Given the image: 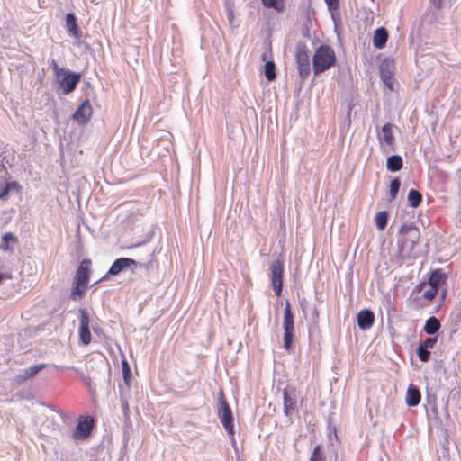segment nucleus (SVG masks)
Segmentation results:
<instances>
[{"label": "nucleus", "mask_w": 461, "mask_h": 461, "mask_svg": "<svg viewBox=\"0 0 461 461\" xmlns=\"http://www.w3.org/2000/svg\"><path fill=\"white\" fill-rule=\"evenodd\" d=\"M438 293V289L429 286V288L424 292L423 297L425 299H427L428 301H431L436 297Z\"/></svg>", "instance_id": "obj_38"}, {"label": "nucleus", "mask_w": 461, "mask_h": 461, "mask_svg": "<svg viewBox=\"0 0 461 461\" xmlns=\"http://www.w3.org/2000/svg\"><path fill=\"white\" fill-rule=\"evenodd\" d=\"M152 236H153V232L152 231L149 232L148 235H147V239L142 240V241L137 242L134 245V247H140V246L145 245L146 243H148L151 240Z\"/></svg>", "instance_id": "obj_42"}, {"label": "nucleus", "mask_w": 461, "mask_h": 461, "mask_svg": "<svg viewBox=\"0 0 461 461\" xmlns=\"http://www.w3.org/2000/svg\"><path fill=\"white\" fill-rule=\"evenodd\" d=\"M226 11H227V19L229 21V23L230 25H232L233 27H237L238 25L234 24L235 16H234V10H233L232 6L230 5H227Z\"/></svg>", "instance_id": "obj_39"}, {"label": "nucleus", "mask_w": 461, "mask_h": 461, "mask_svg": "<svg viewBox=\"0 0 461 461\" xmlns=\"http://www.w3.org/2000/svg\"><path fill=\"white\" fill-rule=\"evenodd\" d=\"M92 116V106L88 99L85 100L74 112L72 119L79 124H86Z\"/></svg>", "instance_id": "obj_14"}, {"label": "nucleus", "mask_w": 461, "mask_h": 461, "mask_svg": "<svg viewBox=\"0 0 461 461\" xmlns=\"http://www.w3.org/2000/svg\"><path fill=\"white\" fill-rule=\"evenodd\" d=\"M437 341L438 339L436 337H429L426 338L424 340L420 341V344L424 346V348H426L431 349L434 348Z\"/></svg>", "instance_id": "obj_37"}, {"label": "nucleus", "mask_w": 461, "mask_h": 461, "mask_svg": "<svg viewBox=\"0 0 461 461\" xmlns=\"http://www.w3.org/2000/svg\"><path fill=\"white\" fill-rule=\"evenodd\" d=\"M328 9L331 12L333 10H337L339 5V0H324Z\"/></svg>", "instance_id": "obj_41"}, {"label": "nucleus", "mask_w": 461, "mask_h": 461, "mask_svg": "<svg viewBox=\"0 0 461 461\" xmlns=\"http://www.w3.org/2000/svg\"><path fill=\"white\" fill-rule=\"evenodd\" d=\"M262 5L270 9H274L277 13H283L285 7V0H261Z\"/></svg>", "instance_id": "obj_29"}, {"label": "nucleus", "mask_w": 461, "mask_h": 461, "mask_svg": "<svg viewBox=\"0 0 461 461\" xmlns=\"http://www.w3.org/2000/svg\"><path fill=\"white\" fill-rule=\"evenodd\" d=\"M394 62L393 59H384L379 67V76L384 86L390 91H394Z\"/></svg>", "instance_id": "obj_7"}, {"label": "nucleus", "mask_w": 461, "mask_h": 461, "mask_svg": "<svg viewBox=\"0 0 461 461\" xmlns=\"http://www.w3.org/2000/svg\"><path fill=\"white\" fill-rule=\"evenodd\" d=\"M389 213L386 211H381L376 213L375 217V223L379 230H384L387 226Z\"/></svg>", "instance_id": "obj_28"}, {"label": "nucleus", "mask_w": 461, "mask_h": 461, "mask_svg": "<svg viewBox=\"0 0 461 461\" xmlns=\"http://www.w3.org/2000/svg\"><path fill=\"white\" fill-rule=\"evenodd\" d=\"M401 188V181L398 177H394L390 182L389 185V196L390 200H394L399 193V190Z\"/></svg>", "instance_id": "obj_32"}, {"label": "nucleus", "mask_w": 461, "mask_h": 461, "mask_svg": "<svg viewBox=\"0 0 461 461\" xmlns=\"http://www.w3.org/2000/svg\"><path fill=\"white\" fill-rule=\"evenodd\" d=\"M423 285H424V284H420V285L417 286V289H418L419 291H420V290L422 289Z\"/></svg>", "instance_id": "obj_48"}, {"label": "nucleus", "mask_w": 461, "mask_h": 461, "mask_svg": "<svg viewBox=\"0 0 461 461\" xmlns=\"http://www.w3.org/2000/svg\"><path fill=\"white\" fill-rule=\"evenodd\" d=\"M90 267L91 260L88 258L83 259L77 266L73 282L88 285L91 274Z\"/></svg>", "instance_id": "obj_13"}, {"label": "nucleus", "mask_w": 461, "mask_h": 461, "mask_svg": "<svg viewBox=\"0 0 461 461\" xmlns=\"http://www.w3.org/2000/svg\"><path fill=\"white\" fill-rule=\"evenodd\" d=\"M430 2L434 7H436L437 9H440L443 6L444 0H430Z\"/></svg>", "instance_id": "obj_44"}, {"label": "nucleus", "mask_w": 461, "mask_h": 461, "mask_svg": "<svg viewBox=\"0 0 461 461\" xmlns=\"http://www.w3.org/2000/svg\"><path fill=\"white\" fill-rule=\"evenodd\" d=\"M94 426L95 420L90 417H86L83 420H79L72 434V438L76 441H83L87 439L92 433Z\"/></svg>", "instance_id": "obj_11"}, {"label": "nucleus", "mask_w": 461, "mask_h": 461, "mask_svg": "<svg viewBox=\"0 0 461 461\" xmlns=\"http://www.w3.org/2000/svg\"><path fill=\"white\" fill-rule=\"evenodd\" d=\"M264 74L268 81H273L276 77V65L273 60H269L265 63Z\"/></svg>", "instance_id": "obj_30"}, {"label": "nucleus", "mask_w": 461, "mask_h": 461, "mask_svg": "<svg viewBox=\"0 0 461 461\" xmlns=\"http://www.w3.org/2000/svg\"><path fill=\"white\" fill-rule=\"evenodd\" d=\"M283 329H284V348L289 351L293 346L294 340V314L291 310V304L289 301H286L285 307L284 310V321H283Z\"/></svg>", "instance_id": "obj_4"}, {"label": "nucleus", "mask_w": 461, "mask_h": 461, "mask_svg": "<svg viewBox=\"0 0 461 461\" xmlns=\"http://www.w3.org/2000/svg\"><path fill=\"white\" fill-rule=\"evenodd\" d=\"M271 285L275 294L280 296L283 291V276L284 265L279 259H276L271 263Z\"/></svg>", "instance_id": "obj_9"}, {"label": "nucleus", "mask_w": 461, "mask_h": 461, "mask_svg": "<svg viewBox=\"0 0 461 461\" xmlns=\"http://www.w3.org/2000/svg\"><path fill=\"white\" fill-rule=\"evenodd\" d=\"M403 160L398 154L391 155L386 159V168L390 172H398L402 168Z\"/></svg>", "instance_id": "obj_24"}, {"label": "nucleus", "mask_w": 461, "mask_h": 461, "mask_svg": "<svg viewBox=\"0 0 461 461\" xmlns=\"http://www.w3.org/2000/svg\"><path fill=\"white\" fill-rule=\"evenodd\" d=\"M8 160L6 159V156L5 155V151L2 148H0V171H6L5 164H8Z\"/></svg>", "instance_id": "obj_40"}, {"label": "nucleus", "mask_w": 461, "mask_h": 461, "mask_svg": "<svg viewBox=\"0 0 461 461\" xmlns=\"http://www.w3.org/2000/svg\"><path fill=\"white\" fill-rule=\"evenodd\" d=\"M388 32L384 27L375 29L373 36V45L378 50L384 49L388 41Z\"/></svg>", "instance_id": "obj_21"}, {"label": "nucleus", "mask_w": 461, "mask_h": 461, "mask_svg": "<svg viewBox=\"0 0 461 461\" xmlns=\"http://www.w3.org/2000/svg\"><path fill=\"white\" fill-rule=\"evenodd\" d=\"M393 124L387 122L385 123L381 131L378 133V140L380 143L384 142L387 146L391 148L392 150H394V136L393 133Z\"/></svg>", "instance_id": "obj_17"}, {"label": "nucleus", "mask_w": 461, "mask_h": 461, "mask_svg": "<svg viewBox=\"0 0 461 461\" xmlns=\"http://www.w3.org/2000/svg\"><path fill=\"white\" fill-rule=\"evenodd\" d=\"M50 67L54 72L56 78L59 77V76H61L62 73H64L67 70V68H60L55 59L51 60Z\"/></svg>", "instance_id": "obj_36"}, {"label": "nucleus", "mask_w": 461, "mask_h": 461, "mask_svg": "<svg viewBox=\"0 0 461 461\" xmlns=\"http://www.w3.org/2000/svg\"><path fill=\"white\" fill-rule=\"evenodd\" d=\"M170 137H171V134L169 132H166L161 138L159 140H157L158 141V144L160 142V141H164L165 140H167L169 143H170Z\"/></svg>", "instance_id": "obj_45"}, {"label": "nucleus", "mask_w": 461, "mask_h": 461, "mask_svg": "<svg viewBox=\"0 0 461 461\" xmlns=\"http://www.w3.org/2000/svg\"><path fill=\"white\" fill-rule=\"evenodd\" d=\"M400 233L408 237V240L411 242V249H414L420 237L419 229L413 223L403 224L400 229Z\"/></svg>", "instance_id": "obj_16"}, {"label": "nucleus", "mask_w": 461, "mask_h": 461, "mask_svg": "<svg viewBox=\"0 0 461 461\" xmlns=\"http://www.w3.org/2000/svg\"><path fill=\"white\" fill-rule=\"evenodd\" d=\"M122 411H123V414L126 418L129 417V413H130V409H129V405H128V402L126 401H124L122 402Z\"/></svg>", "instance_id": "obj_43"}, {"label": "nucleus", "mask_w": 461, "mask_h": 461, "mask_svg": "<svg viewBox=\"0 0 461 461\" xmlns=\"http://www.w3.org/2000/svg\"><path fill=\"white\" fill-rule=\"evenodd\" d=\"M337 58L333 49L326 44L319 46L312 57V68L315 76L328 70L336 63Z\"/></svg>", "instance_id": "obj_1"}, {"label": "nucleus", "mask_w": 461, "mask_h": 461, "mask_svg": "<svg viewBox=\"0 0 461 461\" xmlns=\"http://www.w3.org/2000/svg\"><path fill=\"white\" fill-rule=\"evenodd\" d=\"M87 285H82L77 284L76 282H72L69 298L74 302L80 301L85 296L87 290Z\"/></svg>", "instance_id": "obj_25"}, {"label": "nucleus", "mask_w": 461, "mask_h": 461, "mask_svg": "<svg viewBox=\"0 0 461 461\" xmlns=\"http://www.w3.org/2000/svg\"><path fill=\"white\" fill-rule=\"evenodd\" d=\"M314 314L316 317H318V312L316 310L314 311Z\"/></svg>", "instance_id": "obj_50"}, {"label": "nucleus", "mask_w": 461, "mask_h": 461, "mask_svg": "<svg viewBox=\"0 0 461 461\" xmlns=\"http://www.w3.org/2000/svg\"><path fill=\"white\" fill-rule=\"evenodd\" d=\"M217 415L220 419L224 429L226 430L228 436L230 437L232 440V444L235 445L234 439V419L233 413L230 406L229 405L224 393L221 390L218 393V402H217Z\"/></svg>", "instance_id": "obj_2"}, {"label": "nucleus", "mask_w": 461, "mask_h": 461, "mask_svg": "<svg viewBox=\"0 0 461 461\" xmlns=\"http://www.w3.org/2000/svg\"><path fill=\"white\" fill-rule=\"evenodd\" d=\"M15 241H17V238L12 232H5L2 236V243L0 245V248L5 251L13 250V249L9 247V242Z\"/></svg>", "instance_id": "obj_31"}, {"label": "nucleus", "mask_w": 461, "mask_h": 461, "mask_svg": "<svg viewBox=\"0 0 461 461\" xmlns=\"http://www.w3.org/2000/svg\"><path fill=\"white\" fill-rule=\"evenodd\" d=\"M446 280L447 275L443 272L442 269L438 268L431 271L428 284L429 286L438 289L439 286L446 282Z\"/></svg>", "instance_id": "obj_23"}, {"label": "nucleus", "mask_w": 461, "mask_h": 461, "mask_svg": "<svg viewBox=\"0 0 461 461\" xmlns=\"http://www.w3.org/2000/svg\"><path fill=\"white\" fill-rule=\"evenodd\" d=\"M79 341L82 345L87 346L91 342L90 317L85 308L79 309Z\"/></svg>", "instance_id": "obj_10"}, {"label": "nucleus", "mask_w": 461, "mask_h": 461, "mask_svg": "<svg viewBox=\"0 0 461 461\" xmlns=\"http://www.w3.org/2000/svg\"><path fill=\"white\" fill-rule=\"evenodd\" d=\"M137 261L130 258H119L111 265L108 272L98 280L97 283L108 280L109 276L119 275L123 270L131 267H136Z\"/></svg>", "instance_id": "obj_12"}, {"label": "nucleus", "mask_w": 461, "mask_h": 461, "mask_svg": "<svg viewBox=\"0 0 461 461\" xmlns=\"http://www.w3.org/2000/svg\"><path fill=\"white\" fill-rule=\"evenodd\" d=\"M310 461H325V456L320 445L315 446L313 448Z\"/></svg>", "instance_id": "obj_34"}, {"label": "nucleus", "mask_w": 461, "mask_h": 461, "mask_svg": "<svg viewBox=\"0 0 461 461\" xmlns=\"http://www.w3.org/2000/svg\"><path fill=\"white\" fill-rule=\"evenodd\" d=\"M266 57H267V55H266V53H264V54L262 55V59H263V60H265V59H266Z\"/></svg>", "instance_id": "obj_49"}, {"label": "nucleus", "mask_w": 461, "mask_h": 461, "mask_svg": "<svg viewBox=\"0 0 461 461\" xmlns=\"http://www.w3.org/2000/svg\"><path fill=\"white\" fill-rule=\"evenodd\" d=\"M21 188L19 183L17 181L12 180L9 181L7 179L0 180V200H6L10 192L16 190L18 191Z\"/></svg>", "instance_id": "obj_19"}, {"label": "nucleus", "mask_w": 461, "mask_h": 461, "mask_svg": "<svg viewBox=\"0 0 461 461\" xmlns=\"http://www.w3.org/2000/svg\"><path fill=\"white\" fill-rule=\"evenodd\" d=\"M357 326L362 330H369L375 323V314L369 309L361 310L357 315Z\"/></svg>", "instance_id": "obj_15"}, {"label": "nucleus", "mask_w": 461, "mask_h": 461, "mask_svg": "<svg viewBox=\"0 0 461 461\" xmlns=\"http://www.w3.org/2000/svg\"><path fill=\"white\" fill-rule=\"evenodd\" d=\"M122 375H123V379H124V382L129 384L130 383V380L131 378V367H130V365L129 363L124 359L122 360Z\"/></svg>", "instance_id": "obj_35"}, {"label": "nucleus", "mask_w": 461, "mask_h": 461, "mask_svg": "<svg viewBox=\"0 0 461 461\" xmlns=\"http://www.w3.org/2000/svg\"><path fill=\"white\" fill-rule=\"evenodd\" d=\"M61 418L63 421L66 422V420L69 418V415L65 412H61Z\"/></svg>", "instance_id": "obj_46"}, {"label": "nucleus", "mask_w": 461, "mask_h": 461, "mask_svg": "<svg viewBox=\"0 0 461 461\" xmlns=\"http://www.w3.org/2000/svg\"><path fill=\"white\" fill-rule=\"evenodd\" d=\"M309 49L303 41H299L295 47V61L298 74L302 80H305L311 73Z\"/></svg>", "instance_id": "obj_3"}, {"label": "nucleus", "mask_w": 461, "mask_h": 461, "mask_svg": "<svg viewBox=\"0 0 461 461\" xmlns=\"http://www.w3.org/2000/svg\"><path fill=\"white\" fill-rule=\"evenodd\" d=\"M408 202L412 208H417L422 202V194L416 189H411L407 196Z\"/></svg>", "instance_id": "obj_27"}, {"label": "nucleus", "mask_w": 461, "mask_h": 461, "mask_svg": "<svg viewBox=\"0 0 461 461\" xmlns=\"http://www.w3.org/2000/svg\"><path fill=\"white\" fill-rule=\"evenodd\" d=\"M46 366V364H37L26 369H23L16 375L15 381L17 383H23L36 375L40 371L44 369Z\"/></svg>", "instance_id": "obj_18"}, {"label": "nucleus", "mask_w": 461, "mask_h": 461, "mask_svg": "<svg viewBox=\"0 0 461 461\" xmlns=\"http://www.w3.org/2000/svg\"><path fill=\"white\" fill-rule=\"evenodd\" d=\"M81 80V74L67 69L59 77L56 78L63 95L71 94Z\"/></svg>", "instance_id": "obj_6"}, {"label": "nucleus", "mask_w": 461, "mask_h": 461, "mask_svg": "<svg viewBox=\"0 0 461 461\" xmlns=\"http://www.w3.org/2000/svg\"><path fill=\"white\" fill-rule=\"evenodd\" d=\"M440 327L441 325L438 319L431 316L426 321L423 330L428 335H434L439 330Z\"/></svg>", "instance_id": "obj_26"}, {"label": "nucleus", "mask_w": 461, "mask_h": 461, "mask_svg": "<svg viewBox=\"0 0 461 461\" xmlns=\"http://www.w3.org/2000/svg\"><path fill=\"white\" fill-rule=\"evenodd\" d=\"M66 28L70 36L76 39L80 38L77 19L74 13H68L66 14Z\"/></svg>", "instance_id": "obj_22"}, {"label": "nucleus", "mask_w": 461, "mask_h": 461, "mask_svg": "<svg viewBox=\"0 0 461 461\" xmlns=\"http://www.w3.org/2000/svg\"><path fill=\"white\" fill-rule=\"evenodd\" d=\"M302 14L303 18L301 29L302 36L304 39L313 41L314 38H317L315 35V32H312V28L315 22V10L312 6L310 2L306 5H304Z\"/></svg>", "instance_id": "obj_5"}, {"label": "nucleus", "mask_w": 461, "mask_h": 461, "mask_svg": "<svg viewBox=\"0 0 461 461\" xmlns=\"http://www.w3.org/2000/svg\"><path fill=\"white\" fill-rule=\"evenodd\" d=\"M431 410H432V411H433L435 414H437V413H438V409H437V405H436V403H435V402H434V405L432 406Z\"/></svg>", "instance_id": "obj_47"}, {"label": "nucleus", "mask_w": 461, "mask_h": 461, "mask_svg": "<svg viewBox=\"0 0 461 461\" xmlns=\"http://www.w3.org/2000/svg\"><path fill=\"white\" fill-rule=\"evenodd\" d=\"M417 355L421 362H428L431 354L429 348H426L424 346L419 344L417 348Z\"/></svg>", "instance_id": "obj_33"}, {"label": "nucleus", "mask_w": 461, "mask_h": 461, "mask_svg": "<svg viewBox=\"0 0 461 461\" xmlns=\"http://www.w3.org/2000/svg\"><path fill=\"white\" fill-rule=\"evenodd\" d=\"M420 399L421 394L420 389L413 384H410L406 393V404L410 407H416L420 404Z\"/></svg>", "instance_id": "obj_20"}, {"label": "nucleus", "mask_w": 461, "mask_h": 461, "mask_svg": "<svg viewBox=\"0 0 461 461\" xmlns=\"http://www.w3.org/2000/svg\"><path fill=\"white\" fill-rule=\"evenodd\" d=\"M283 406L284 414L287 418H292L297 411V391L294 387H286L283 390Z\"/></svg>", "instance_id": "obj_8"}]
</instances>
